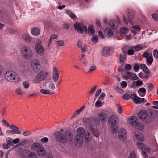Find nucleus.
Wrapping results in <instances>:
<instances>
[{"label": "nucleus", "mask_w": 158, "mask_h": 158, "mask_svg": "<svg viewBox=\"0 0 158 158\" xmlns=\"http://www.w3.org/2000/svg\"><path fill=\"white\" fill-rule=\"evenodd\" d=\"M96 87L97 86H95L94 87H93L90 90L89 93V94H91L94 93L96 90Z\"/></svg>", "instance_id": "4d7b16f0"}, {"label": "nucleus", "mask_w": 158, "mask_h": 158, "mask_svg": "<svg viewBox=\"0 0 158 158\" xmlns=\"http://www.w3.org/2000/svg\"><path fill=\"white\" fill-rule=\"evenodd\" d=\"M16 93L19 95H22L23 94H25V93L23 92L21 89L20 88H17L15 91Z\"/></svg>", "instance_id": "4c0bfd02"}, {"label": "nucleus", "mask_w": 158, "mask_h": 158, "mask_svg": "<svg viewBox=\"0 0 158 158\" xmlns=\"http://www.w3.org/2000/svg\"><path fill=\"white\" fill-rule=\"evenodd\" d=\"M120 85L121 87L123 88H126L127 85V82L125 81H123L121 82Z\"/></svg>", "instance_id": "864d4df0"}, {"label": "nucleus", "mask_w": 158, "mask_h": 158, "mask_svg": "<svg viewBox=\"0 0 158 158\" xmlns=\"http://www.w3.org/2000/svg\"><path fill=\"white\" fill-rule=\"evenodd\" d=\"M111 132L113 134H116L117 132L118 129L116 127H111Z\"/></svg>", "instance_id": "6e6d98bb"}, {"label": "nucleus", "mask_w": 158, "mask_h": 158, "mask_svg": "<svg viewBox=\"0 0 158 158\" xmlns=\"http://www.w3.org/2000/svg\"><path fill=\"white\" fill-rule=\"evenodd\" d=\"M41 41L38 40L36 41L35 48L37 53L39 55H42L44 52V48L41 44Z\"/></svg>", "instance_id": "6e6552de"}, {"label": "nucleus", "mask_w": 158, "mask_h": 158, "mask_svg": "<svg viewBox=\"0 0 158 158\" xmlns=\"http://www.w3.org/2000/svg\"><path fill=\"white\" fill-rule=\"evenodd\" d=\"M31 33L33 35L37 36L40 34V31L38 28L35 27L31 29Z\"/></svg>", "instance_id": "393cba45"}, {"label": "nucleus", "mask_w": 158, "mask_h": 158, "mask_svg": "<svg viewBox=\"0 0 158 158\" xmlns=\"http://www.w3.org/2000/svg\"><path fill=\"white\" fill-rule=\"evenodd\" d=\"M77 135L75 137L74 142L77 146H81L83 143V137L85 134L84 129L82 127L78 128Z\"/></svg>", "instance_id": "7ed1b4c3"}, {"label": "nucleus", "mask_w": 158, "mask_h": 158, "mask_svg": "<svg viewBox=\"0 0 158 158\" xmlns=\"http://www.w3.org/2000/svg\"><path fill=\"white\" fill-rule=\"evenodd\" d=\"M122 77L126 80L128 79L136 80L139 79V78L135 73L128 71H127L125 72L123 74Z\"/></svg>", "instance_id": "423d86ee"}, {"label": "nucleus", "mask_w": 158, "mask_h": 158, "mask_svg": "<svg viewBox=\"0 0 158 158\" xmlns=\"http://www.w3.org/2000/svg\"><path fill=\"white\" fill-rule=\"evenodd\" d=\"M22 38L27 42H30L31 40V38L29 34L27 33H24L22 35Z\"/></svg>", "instance_id": "5701e85b"}, {"label": "nucleus", "mask_w": 158, "mask_h": 158, "mask_svg": "<svg viewBox=\"0 0 158 158\" xmlns=\"http://www.w3.org/2000/svg\"><path fill=\"white\" fill-rule=\"evenodd\" d=\"M122 98L126 100L130 99V92H128L125 94L123 97Z\"/></svg>", "instance_id": "a19ab883"}, {"label": "nucleus", "mask_w": 158, "mask_h": 158, "mask_svg": "<svg viewBox=\"0 0 158 158\" xmlns=\"http://www.w3.org/2000/svg\"><path fill=\"white\" fill-rule=\"evenodd\" d=\"M130 48L132 49L135 52H137L142 49L143 47L140 45H137L132 47H131Z\"/></svg>", "instance_id": "7c9ffc66"}, {"label": "nucleus", "mask_w": 158, "mask_h": 158, "mask_svg": "<svg viewBox=\"0 0 158 158\" xmlns=\"http://www.w3.org/2000/svg\"><path fill=\"white\" fill-rule=\"evenodd\" d=\"M139 91L140 92H141V93L144 94L142 95H140L142 97H143L144 96L145 94V93L146 92V89H145V88H139L138 90V92H139Z\"/></svg>", "instance_id": "a18cd8bd"}, {"label": "nucleus", "mask_w": 158, "mask_h": 158, "mask_svg": "<svg viewBox=\"0 0 158 158\" xmlns=\"http://www.w3.org/2000/svg\"><path fill=\"white\" fill-rule=\"evenodd\" d=\"M147 117V113L145 111H141L139 113L138 117L141 120H144Z\"/></svg>", "instance_id": "dca6fc26"}, {"label": "nucleus", "mask_w": 158, "mask_h": 158, "mask_svg": "<svg viewBox=\"0 0 158 158\" xmlns=\"http://www.w3.org/2000/svg\"><path fill=\"white\" fill-rule=\"evenodd\" d=\"M56 44L59 46H62L64 45V42L63 40H60L56 42Z\"/></svg>", "instance_id": "09e8293b"}, {"label": "nucleus", "mask_w": 158, "mask_h": 158, "mask_svg": "<svg viewBox=\"0 0 158 158\" xmlns=\"http://www.w3.org/2000/svg\"><path fill=\"white\" fill-rule=\"evenodd\" d=\"M134 102L137 104H140L142 102H145L146 100L144 98H141L136 96L134 99Z\"/></svg>", "instance_id": "aec40b11"}, {"label": "nucleus", "mask_w": 158, "mask_h": 158, "mask_svg": "<svg viewBox=\"0 0 158 158\" xmlns=\"http://www.w3.org/2000/svg\"><path fill=\"white\" fill-rule=\"evenodd\" d=\"M31 147L32 149H33L37 148L38 149L39 148L41 147L40 144L35 143H33Z\"/></svg>", "instance_id": "37998d69"}, {"label": "nucleus", "mask_w": 158, "mask_h": 158, "mask_svg": "<svg viewBox=\"0 0 158 158\" xmlns=\"http://www.w3.org/2000/svg\"><path fill=\"white\" fill-rule=\"evenodd\" d=\"M109 25L111 28L113 29H115L117 27L116 22L114 20L112 19L110 20Z\"/></svg>", "instance_id": "cd10ccee"}, {"label": "nucleus", "mask_w": 158, "mask_h": 158, "mask_svg": "<svg viewBox=\"0 0 158 158\" xmlns=\"http://www.w3.org/2000/svg\"><path fill=\"white\" fill-rule=\"evenodd\" d=\"M104 33L109 37H111L113 35L112 31L109 28H107L105 30Z\"/></svg>", "instance_id": "c85d7f7f"}, {"label": "nucleus", "mask_w": 158, "mask_h": 158, "mask_svg": "<svg viewBox=\"0 0 158 158\" xmlns=\"http://www.w3.org/2000/svg\"><path fill=\"white\" fill-rule=\"evenodd\" d=\"M28 158H37L36 154L34 152H30L28 155Z\"/></svg>", "instance_id": "ea45409f"}, {"label": "nucleus", "mask_w": 158, "mask_h": 158, "mask_svg": "<svg viewBox=\"0 0 158 158\" xmlns=\"http://www.w3.org/2000/svg\"><path fill=\"white\" fill-rule=\"evenodd\" d=\"M150 55H152L150 54L147 52H145L143 54L142 57L146 59L150 56Z\"/></svg>", "instance_id": "5fc2aeb1"}, {"label": "nucleus", "mask_w": 158, "mask_h": 158, "mask_svg": "<svg viewBox=\"0 0 158 158\" xmlns=\"http://www.w3.org/2000/svg\"><path fill=\"white\" fill-rule=\"evenodd\" d=\"M48 139L46 137H44L41 139V141L42 143H46L48 141Z\"/></svg>", "instance_id": "69168bd1"}, {"label": "nucleus", "mask_w": 158, "mask_h": 158, "mask_svg": "<svg viewBox=\"0 0 158 158\" xmlns=\"http://www.w3.org/2000/svg\"><path fill=\"white\" fill-rule=\"evenodd\" d=\"M153 54L154 57L156 58H158V52L156 50H154L153 51Z\"/></svg>", "instance_id": "052dcab7"}, {"label": "nucleus", "mask_w": 158, "mask_h": 158, "mask_svg": "<svg viewBox=\"0 0 158 158\" xmlns=\"http://www.w3.org/2000/svg\"><path fill=\"white\" fill-rule=\"evenodd\" d=\"M94 136L98 137L99 135V132L97 129H94L92 130Z\"/></svg>", "instance_id": "e433bc0d"}, {"label": "nucleus", "mask_w": 158, "mask_h": 158, "mask_svg": "<svg viewBox=\"0 0 158 158\" xmlns=\"http://www.w3.org/2000/svg\"><path fill=\"white\" fill-rule=\"evenodd\" d=\"M100 100H98H98L96 102L95 104V107H99L102 106V103L100 101Z\"/></svg>", "instance_id": "49530a36"}, {"label": "nucleus", "mask_w": 158, "mask_h": 158, "mask_svg": "<svg viewBox=\"0 0 158 158\" xmlns=\"http://www.w3.org/2000/svg\"><path fill=\"white\" fill-rule=\"evenodd\" d=\"M27 142V140L24 139L21 140L20 142L19 143V144L20 146L23 145L25 144Z\"/></svg>", "instance_id": "338daca9"}, {"label": "nucleus", "mask_w": 158, "mask_h": 158, "mask_svg": "<svg viewBox=\"0 0 158 158\" xmlns=\"http://www.w3.org/2000/svg\"><path fill=\"white\" fill-rule=\"evenodd\" d=\"M59 76V73L58 69L56 67L53 68L52 78L54 81L56 82L58 80Z\"/></svg>", "instance_id": "9b49d317"}, {"label": "nucleus", "mask_w": 158, "mask_h": 158, "mask_svg": "<svg viewBox=\"0 0 158 158\" xmlns=\"http://www.w3.org/2000/svg\"><path fill=\"white\" fill-rule=\"evenodd\" d=\"M137 118L136 117L132 116L129 118V122L131 125L134 126L135 127L137 123Z\"/></svg>", "instance_id": "2eb2a0df"}, {"label": "nucleus", "mask_w": 158, "mask_h": 158, "mask_svg": "<svg viewBox=\"0 0 158 158\" xmlns=\"http://www.w3.org/2000/svg\"><path fill=\"white\" fill-rule=\"evenodd\" d=\"M5 79L7 81L14 83L20 80L18 74L15 72L11 70H8L4 74Z\"/></svg>", "instance_id": "f03ea898"}, {"label": "nucleus", "mask_w": 158, "mask_h": 158, "mask_svg": "<svg viewBox=\"0 0 158 158\" xmlns=\"http://www.w3.org/2000/svg\"><path fill=\"white\" fill-rule=\"evenodd\" d=\"M118 135L120 140L123 141L126 138V132L124 128L121 129L118 131Z\"/></svg>", "instance_id": "f8f14e48"}, {"label": "nucleus", "mask_w": 158, "mask_h": 158, "mask_svg": "<svg viewBox=\"0 0 158 158\" xmlns=\"http://www.w3.org/2000/svg\"><path fill=\"white\" fill-rule=\"evenodd\" d=\"M134 50L132 49H129L128 50L127 54L130 55H133L134 54Z\"/></svg>", "instance_id": "774afa93"}, {"label": "nucleus", "mask_w": 158, "mask_h": 158, "mask_svg": "<svg viewBox=\"0 0 158 158\" xmlns=\"http://www.w3.org/2000/svg\"><path fill=\"white\" fill-rule=\"evenodd\" d=\"M151 115L152 117H155L157 114V112L156 110H153L151 111Z\"/></svg>", "instance_id": "3c124183"}, {"label": "nucleus", "mask_w": 158, "mask_h": 158, "mask_svg": "<svg viewBox=\"0 0 158 158\" xmlns=\"http://www.w3.org/2000/svg\"><path fill=\"white\" fill-rule=\"evenodd\" d=\"M37 153L41 156H44L46 153L45 149L41 147L39 148L37 150Z\"/></svg>", "instance_id": "b1692460"}, {"label": "nucleus", "mask_w": 158, "mask_h": 158, "mask_svg": "<svg viewBox=\"0 0 158 158\" xmlns=\"http://www.w3.org/2000/svg\"><path fill=\"white\" fill-rule=\"evenodd\" d=\"M23 85L25 89H28L29 86V84L27 81H25L23 82Z\"/></svg>", "instance_id": "603ef678"}, {"label": "nucleus", "mask_w": 158, "mask_h": 158, "mask_svg": "<svg viewBox=\"0 0 158 158\" xmlns=\"http://www.w3.org/2000/svg\"><path fill=\"white\" fill-rule=\"evenodd\" d=\"M143 82L140 80H137L136 81L135 84L137 86H140L143 84Z\"/></svg>", "instance_id": "0e129e2a"}, {"label": "nucleus", "mask_w": 158, "mask_h": 158, "mask_svg": "<svg viewBox=\"0 0 158 158\" xmlns=\"http://www.w3.org/2000/svg\"><path fill=\"white\" fill-rule=\"evenodd\" d=\"M40 92L44 94H49L52 95L54 94V93L52 92H50L49 90H45L44 89H41L40 90Z\"/></svg>", "instance_id": "c9c22d12"}, {"label": "nucleus", "mask_w": 158, "mask_h": 158, "mask_svg": "<svg viewBox=\"0 0 158 158\" xmlns=\"http://www.w3.org/2000/svg\"><path fill=\"white\" fill-rule=\"evenodd\" d=\"M139 77L141 78L142 79H148V75H144L143 73L140 72L139 74Z\"/></svg>", "instance_id": "58836bf2"}, {"label": "nucleus", "mask_w": 158, "mask_h": 158, "mask_svg": "<svg viewBox=\"0 0 158 158\" xmlns=\"http://www.w3.org/2000/svg\"><path fill=\"white\" fill-rule=\"evenodd\" d=\"M87 46L86 45H84L83 47L81 48V52H84L87 49Z\"/></svg>", "instance_id": "bf43d9fd"}, {"label": "nucleus", "mask_w": 158, "mask_h": 158, "mask_svg": "<svg viewBox=\"0 0 158 158\" xmlns=\"http://www.w3.org/2000/svg\"><path fill=\"white\" fill-rule=\"evenodd\" d=\"M48 74L46 72H42L38 74L35 77L34 81L35 83L38 84L46 78Z\"/></svg>", "instance_id": "0eeeda50"}, {"label": "nucleus", "mask_w": 158, "mask_h": 158, "mask_svg": "<svg viewBox=\"0 0 158 158\" xmlns=\"http://www.w3.org/2000/svg\"><path fill=\"white\" fill-rule=\"evenodd\" d=\"M91 41L94 44L96 43L98 41V37L97 36H93L92 39Z\"/></svg>", "instance_id": "8fccbe9b"}, {"label": "nucleus", "mask_w": 158, "mask_h": 158, "mask_svg": "<svg viewBox=\"0 0 158 158\" xmlns=\"http://www.w3.org/2000/svg\"><path fill=\"white\" fill-rule=\"evenodd\" d=\"M129 30L128 28L124 26L122 27L120 30V35L122 36L125 35V34L128 33Z\"/></svg>", "instance_id": "412c9836"}, {"label": "nucleus", "mask_w": 158, "mask_h": 158, "mask_svg": "<svg viewBox=\"0 0 158 158\" xmlns=\"http://www.w3.org/2000/svg\"><path fill=\"white\" fill-rule=\"evenodd\" d=\"M95 33V29L93 26L89 25L88 27V34L89 35L94 36Z\"/></svg>", "instance_id": "4be33fe9"}, {"label": "nucleus", "mask_w": 158, "mask_h": 158, "mask_svg": "<svg viewBox=\"0 0 158 158\" xmlns=\"http://www.w3.org/2000/svg\"><path fill=\"white\" fill-rule=\"evenodd\" d=\"M31 67L35 72H38L41 70V66L39 60L36 59H32L31 62Z\"/></svg>", "instance_id": "39448f33"}, {"label": "nucleus", "mask_w": 158, "mask_h": 158, "mask_svg": "<svg viewBox=\"0 0 158 158\" xmlns=\"http://www.w3.org/2000/svg\"><path fill=\"white\" fill-rule=\"evenodd\" d=\"M58 38V35L56 34H53L50 37L49 41V44L51 43L52 41L55 39H57Z\"/></svg>", "instance_id": "f704fd0d"}, {"label": "nucleus", "mask_w": 158, "mask_h": 158, "mask_svg": "<svg viewBox=\"0 0 158 158\" xmlns=\"http://www.w3.org/2000/svg\"><path fill=\"white\" fill-rule=\"evenodd\" d=\"M96 69V66H91L90 69H89L88 72V73L91 72H93V71H94V70H95Z\"/></svg>", "instance_id": "680f3d73"}, {"label": "nucleus", "mask_w": 158, "mask_h": 158, "mask_svg": "<svg viewBox=\"0 0 158 158\" xmlns=\"http://www.w3.org/2000/svg\"><path fill=\"white\" fill-rule=\"evenodd\" d=\"M66 13L68 15L70 18L72 19H74L76 17L75 14L69 10H67L66 11Z\"/></svg>", "instance_id": "72a5a7b5"}, {"label": "nucleus", "mask_w": 158, "mask_h": 158, "mask_svg": "<svg viewBox=\"0 0 158 158\" xmlns=\"http://www.w3.org/2000/svg\"><path fill=\"white\" fill-rule=\"evenodd\" d=\"M46 88L50 91H52L55 89V85L53 83H49L47 85Z\"/></svg>", "instance_id": "bb28decb"}, {"label": "nucleus", "mask_w": 158, "mask_h": 158, "mask_svg": "<svg viewBox=\"0 0 158 158\" xmlns=\"http://www.w3.org/2000/svg\"><path fill=\"white\" fill-rule=\"evenodd\" d=\"M135 127L136 128L139 130H142L144 128V126L143 123H137L135 126Z\"/></svg>", "instance_id": "473e14b6"}, {"label": "nucleus", "mask_w": 158, "mask_h": 158, "mask_svg": "<svg viewBox=\"0 0 158 158\" xmlns=\"http://www.w3.org/2000/svg\"><path fill=\"white\" fill-rule=\"evenodd\" d=\"M122 53L120 54L119 57L120 62L122 64H123L124 62L126 60V57L125 55V52L124 51H123Z\"/></svg>", "instance_id": "6ab92c4d"}, {"label": "nucleus", "mask_w": 158, "mask_h": 158, "mask_svg": "<svg viewBox=\"0 0 158 158\" xmlns=\"http://www.w3.org/2000/svg\"><path fill=\"white\" fill-rule=\"evenodd\" d=\"M135 135L138 140L142 142L143 141L144 138L142 134L137 131H136L135 132Z\"/></svg>", "instance_id": "4468645a"}, {"label": "nucleus", "mask_w": 158, "mask_h": 158, "mask_svg": "<svg viewBox=\"0 0 158 158\" xmlns=\"http://www.w3.org/2000/svg\"><path fill=\"white\" fill-rule=\"evenodd\" d=\"M146 64L148 66H150L153 61V59L152 55H150L148 58L146 59Z\"/></svg>", "instance_id": "c756f323"}, {"label": "nucleus", "mask_w": 158, "mask_h": 158, "mask_svg": "<svg viewBox=\"0 0 158 158\" xmlns=\"http://www.w3.org/2000/svg\"><path fill=\"white\" fill-rule=\"evenodd\" d=\"M110 48L108 47H106L102 49V55L105 56H106L110 55Z\"/></svg>", "instance_id": "f3484780"}, {"label": "nucleus", "mask_w": 158, "mask_h": 158, "mask_svg": "<svg viewBox=\"0 0 158 158\" xmlns=\"http://www.w3.org/2000/svg\"><path fill=\"white\" fill-rule=\"evenodd\" d=\"M74 27L78 33H81L83 31L85 32H87V27L83 25L82 24L76 23L74 24Z\"/></svg>", "instance_id": "1a4fd4ad"}, {"label": "nucleus", "mask_w": 158, "mask_h": 158, "mask_svg": "<svg viewBox=\"0 0 158 158\" xmlns=\"http://www.w3.org/2000/svg\"><path fill=\"white\" fill-rule=\"evenodd\" d=\"M148 91V92L152 91L153 89V85L152 83H149L148 84L147 86Z\"/></svg>", "instance_id": "c03bdc74"}, {"label": "nucleus", "mask_w": 158, "mask_h": 158, "mask_svg": "<svg viewBox=\"0 0 158 158\" xmlns=\"http://www.w3.org/2000/svg\"><path fill=\"white\" fill-rule=\"evenodd\" d=\"M98 116L100 120L103 122L105 121L107 118V114L103 112H101L99 113Z\"/></svg>", "instance_id": "ddd939ff"}, {"label": "nucleus", "mask_w": 158, "mask_h": 158, "mask_svg": "<svg viewBox=\"0 0 158 158\" xmlns=\"http://www.w3.org/2000/svg\"><path fill=\"white\" fill-rule=\"evenodd\" d=\"M56 134L58 141L63 144L70 142L73 139V135L69 131L65 132L64 134L61 132H57Z\"/></svg>", "instance_id": "f257e3e1"}, {"label": "nucleus", "mask_w": 158, "mask_h": 158, "mask_svg": "<svg viewBox=\"0 0 158 158\" xmlns=\"http://www.w3.org/2000/svg\"><path fill=\"white\" fill-rule=\"evenodd\" d=\"M10 128L12 129L14 134H20L21 133V131L19 130V128L17 126L14 125H10Z\"/></svg>", "instance_id": "a211bd4d"}, {"label": "nucleus", "mask_w": 158, "mask_h": 158, "mask_svg": "<svg viewBox=\"0 0 158 158\" xmlns=\"http://www.w3.org/2000/svg\"><path fill=\"white\" fill-rule=\"evenodd\" d=\"M118 121V117L115 115H110L108 118V122L112 126L116 124Z\"/></svg>", "instance_id": "9d476101"}, {"label": "nucleus", "mask_w": 158, "mask_h": 158, "mask_svg": "<svg viewBox=\"0 0 158 158\" xmlns=\"http://www.w3.org/2000/svg\"><path fill=\"white\" fill-rule=\"evenodd\" d=\"M136 145L138 149L141 150H143L145 146L143 143L138 142H137Z\"/></svg>", "instance_id": "2f4dec72"}, {"label": "nucleus", "mask_w": 158, "mask_h": 158, "mask_svg": "<svg viewBox=\"0 0 158 158\" xmlns=\"http://www.w3.org/2000/svg\"><path fill=\"white\" fill-rule=\"evenodd\" d=\"M128 158H135V153L134 151L132 150L130 152Z\"/></svg>", "instance_id": "de8ad7c7"}, {"label": "nucleus", "mask_w": 158, "mask_h": 158, "mask_svg": "<svg viewBox=\"0 0 158 158\" xmlns=\"http://www.w3.org/2000/svg\"><path fill=\"white\" fill-rule=\"evenodd\" d=\"M136 97V94L134 93L132 94L130 92V99H134Z\"/></svg>", "instance_id": "e2e57ef3"}, {"label": "nucleus", "mask_w": 158, "mask_h": 158, "mask_svg": "<svg viewBox=\"0 0 158 158\" xmlns=\"http://www.w3.org/2000/svg\"><path fill=\"white\" fill-rule=\"evenodd\" d=\"M91 139L90 137V134L88 133L85 136V140L86 142H88L91 140Z\"/></svg>", "instance_id": "79ce46f5"}, {"label": "nucleus", "mask_w": 158, "mask_h": 158, "mask_svg": "<svg viewBox=\"0 0 158 158\" xmlns=\"http://www.w3.org/2000/svg\"><path fill=\"white\" fill-rule=\"evenodd\" d=\"M85 105H84L81 108L77 110L75 112V114L71 117V119L74 118L77 115L79 114L84 109Z\"/></svg>", "instance_id": "a878e982"}, {"label": "nucleus", "mask_w": 158, "mask_h": 158, "mask_svg": "<svg viewBox=\"0 0 158 158\" xmlns=\"http://www.w3.org/2000/svg\"><path fill=\"white\" fill-rule=\"evenodd\" d=\"M21 53L23 57L26 59H30L33 56V53L31 49L27 46H24L22 48Z\"/></svg>", "instance_id": "20e7f679"}, {"label": "nucleus", "mask_w": 158, "mask_h": 158, "mask_svg": "<svg viewBox=\"0 0 158 158\" xmlns=\"http://www.w3.org/2000/svg\"><path fill=\"white\" fill-rule=\"evenodd\" d=\"M106 95L104 93L102 92L100 96L98 98V100H104V98L105 97Z\"/></svg>", "instance_id": "13d9d810"}]
</instances>
